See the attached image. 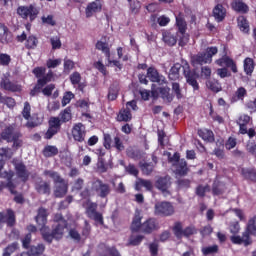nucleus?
I'll list each match as a JSON object with an SVG mask.
<instances>
[{
  "label": "nucleus",
  "mask_w": 256,
  "mask_h": 256,
  "mask_svg": "<svg viewBox=\"0 0 256 256\" xmlns=\"http://www.w3.org/2000/svg\"><path fill=\"white\" fill-rule=\"evenodd\" d=\"M54 221L55 223H57V225L53 229L52 233L45 232V229L41 230L42 237L44 240L47 241V243H53V239H56L57 241H59V239H62L63 232L67 227V221H65V219H63V215L59 213L55 214Z\"/></svg>",
  "instance_id": "obj_1"
},
{
  "label": "nucleus",
  "mask_w": 256,
  "mask_h": 256,
  "mask_svg": "<svg viewBox=\"0 0 256 256\" xmlns=\"http://www.w3.org/2000/svg\"><path fill=\"white\" fill-rule=\"evenodd\" d=\"M250 235H256V216L249 219L246 231L243 232L242 236H231V241L235 245H245V247L251 245L253 241Z\"/></svg>",
  "instance_id": "obj_2"
},
{
  "label": "nucleus",
  "mask_w": 256,
  "mask_h": 256,
  "mask_svg": "<svg viewBox=\"0 0 256 256\" xmlns=\"http://www.w3.org/2000/svg\"><path fill=\"white\" fill-rule=\"evenodd\" d=\"M1 139L7 141L8 143H13V147L19 148L23 145L21 141V133L13 125L6 127L1 133Z\"/></svg>",
  "instance_id": "obj_3"
},
{
  "label": "nucleus",
  "mask_w": 256,
  "mask_h": 256,
  "mask_svg": "<svg viewBox=\"0 0 256 256\" xmlns=\"http://www.w3.org/2000/svg\"><path fill=\"white\" fill-rule=\"evenodd\" d=\"M91 191L98 197H101V199H105V197L111 194V186L101 179H95L92 182Z\"/></svg>",
  "instance_id": "obj_4"
},
{
  "label": "nucleus",
  "mask_w": 256,
  "mask_h": 256,
  "mask_svg": "<svg viewBox=\"0 0 256 256\" xmlns=\"http://www.w3.org/2000/svg\"><path fill=\"white\" fill-rule=\"evenodd\" d=\"M15 173L13 171H4L3 173H0V177L2 179H6L7 183L0 182V191H3V189H8L12 195H17V184L13 182V177Z\"/></svg>",
  "instance_id": "obj_5"
},
{
  "label": "nucleus",
  "mask_w": 256,
  "mask_h": 256,
  "mask_svg": "<svg viewBox=\"0 0 256 256\" xmlns=\"http://www.w3.org/2000/svg\"><path fill=\"white\" fill-rule=\"evenodd\" d=\"M154 213L160 217H171L175 213V207L171 202H157L154 206Z\"/></svg>",
  "instance_id": "obj_6"
},
{
  "label": "nucleus",
  "mask_w": 256,
  "mask_h": 256,
  "mask_svg": "<svg viewBox=\"0 0 256 256\" xmlns=\"http://www.w3.org/2000/svg\"><path fill=\"white\" fill-rule=\"evenodd\" d=\"M179 157V153H175L173 157L170 158V163H172L175 168L176 175L183 177L189 173V168L187 167V161H185V159H179Z\"/></svg>",
  "instance_id": "obj_7"
},
{
  "label": "nucleus",
  "mask_w": 256,
  "mask_h": 256,
  "mask_svg": "<svg viewBox=\"0 0 256 256\" xmlns=\"http://www.w3.org/2000/svg\"><path fill=\"white\" fill-rule=\"evenodd\" d=\"M182 67H183L184 77L186 78L188 85H191L194 91H199V83L197 82V78L199 77V75H197V72L191 71V68L188 62H183Z\"/></svg>",
  "instance_id": "obj_8"
},
{
  "label": "nucleus",
  "mask_w": 256,
  "mask_h": 256,
  "mask_svg": "<svg viewBox=\"0 0 256 256\" xmlns=\"http://www.w3.org/2000/svg\"><path fill=\"white\" fill-rule=\"evenodd\" d=\"M17 14L22 19H29L30 21H34V19H37V15H39V10H37V7H35L33 4H30L28 6L18 7Z\"/></svg>",
  "instance_id": "obj_9"
},
{
  "label": "nucleus",
  "mask_w": 256,
  "mask_h": 256,
  "mask_svg": "<svg viewBox=\"0 0 256 256\" xmlns=\"http://www.w3.org/2000/svg\"><path fill=\"white\" fill-rule=\"evenodd\" d=\"M12 163L14 165V169L16 171L18 179H21V181H23L24 183L25 181H28L31 173L29 172V170H27V166H25L23 162L18 160H13Z\"/></svg>",
  "instance_id": "obj_10"
},
{
  "label": "nucleus",
  "mask_w": 256,
  "mask_h": 256,
  "mask_svg": "<svg viewBox=\"0 0 256 256\" xmlns=\"http://www.w3.org/2000/svg\"><path fill=\"white\" fill-rule=\"evenodd\" d=\"M173 231L178 239H182V237H191V235L197 233V230L193 226H188L183 230V225L181 223H176Z\"/></svg>",
  "instance_id": "obj_11"
},
{
  "label": "nucleus",
  "mask_w": 256,
  "mask_h": 256,
  "mask_svg": "<svg viewBox=\"0 0 256 256\" xmlns=\"http://www.w3.org/2000/svg\"><path fill=\"white\" fill-rule=\"evenodd\" d=\"M1 89H4L5 91H11L12 93H17V91H21V85L12 82L9 79V74H4L2 77V80L0 82Z\"/></svg>",
  "instance_id": "obj_12"
},
{
  "label": "nucleus",
  "mask_w": 256,
  "mask_h": 256,
  "mask_svg": "<svg viewBox=\"0 0 256 256\" xmlns=\"http://www.w3.org/2000/svg\"><path fill=\"white\" fill-rule=\"evenodd\" d=\"M86 214L89 219H93L95 223L99 225H103V215L97 212V204L96 203H89L88 207L86 208Z\"/></svg>",
  "instance_id": "obj_13"
},
{
  "label": "nucleus",
  "mask_w": 256,
  "mask_h": 256,
  "mask_svg": "<svg viewBox=\"0 0 256 256\" xmlns=\"http://www.w3.org/2000/svg\"><path fill=\"white\" fill-rule=\"evenodd\" d=\"M49 216V213L47 212V209L41 207L38 209V214L35 217L36 223L41 227L40 231L44 229V233H49V228L45 225H47V217Z\"/></svg>",
  "instance_id": "obj_14"
},
{
  "label": "nucleus",
  "mask_w": 256,
  "mask_h": 256,
  "mask_svg": "<svg viewBox=\"0 0 256 256\" xmlns=\"http://www.w3.org/2000/svg\"><path fill=\"white\" fill-rule=\"evenodd\" d=\"M86 135H87V131L85 130V125H83V123H77L73 126L72 136H73L74 141L83 143V141H85Z\"/></svg>",
  "instance_id": "obj_15"
},
{
  "label": "nucleus",
  "mask_w": 256,
  "mask_h": 256,
  "mask_svg": "<svg viewBox=\"0 0 256 256\" xmlns=\"http://www.w3.org/2000/svg\"><path fill=\"white\" fill-rule=\"evenodd\" d=\"M159 229V222L155 218H150L142 223L141 232L142 233H153V231H157Z\"/></svg>",
  "instance_id": "obj_16"
},
{
  "label": "nucleus",
  "mask_w": 256,
  "mask_h": 256,
  "mask_svg": "<svg viewBox=\"0 0 256 256\" xmlns=\"http://www.w3.org/2000/svg\"><path fill=\"white\" fill-rule=\"evenodd\" d=\"M147 77L150 79V81H152V83H159V85L167 83L165 76L159 74V71L153 67L147 69Z\"/></svg>",
  "instance_id": "obj_17"
},
{
  "label": "nucleus",
  "mask_w": 256,
  "mask_h": 256,
  "mask_svg": "<svg viewBox=\"0 0 256 256\" xmlns=\"http://www.w3.org/2000/svg\"><path fill=\"white\" fill-rule=\"evenodd\" d=\"M169 187H171V177L169 176L161 177L156 181V188L166 196L170 195Z\"/></svg>",
  "instance_id": "obj_18"
},
{
  "label": "nucleus",
  "mask_w": 256,
  "mask_h": 256,
  "mask_svg": "<svg viewBox=\"0 0 256 256\" xmlns=\"http://www.w3.org/2000/svg\"><path fill=\"white\" fill-rule=\"evenodd\" d=\"M216 65H219V67H228L231 69L232 73H237V64H235V61L229 58V56H224L216 60Z\"/></svg>",
  "instance_id": "obj_19"
},
{
  "label": "nucleus",
  "mask_w": 256,
  "mask_h": 256,
  "mask_svg": "<svg viewBox=\"0 0 256 256\" xmlns=\"http://www.w3.org/2000/svg\"><path fill=\"white\" fill-rule=\"evenodd\" d=\"M11 41H13V34L5 24L0 23V43L7 44L11 43Z\"/></svg>",
  "instance_id": "obj_20"
},
{
  "label": "nucleus",
  "mask_w": 256,
  "mask_h": 256,
  "mask_svg": "<svg viewBox=\"0 0 256 256\" xmlns=\"http://www.w3.org/2000/svg\"><path fill=\"white\" fill-rule=\"evenodd\" d=\"M191 63L195 67L197 65L211 64L205 55V52H198L191 57Z\"/></svg>",
  "instance_id": "obj_21"
},
{
  "label": "nucleus",
  "mask_w": 256,
  "mask_h": 256,
  "mask_svg": "<svg viewBox=\"0 0 256 256\" xmlns=\"http://www.w3.org/2000/svg\"><path fill=\"white\" fill-rule=\"evenodd\" d=\"M0 223H7L9 227H13L15 225V212L13 210H7V215L0 212Z\"/></svg>",
  "instance_id": "obj_22"
},
{
  "label": "nucleus",
  "mask_w": 256,
  "mask_h": 256,
  "mask_svg": "<svg viewBox=\"0 0 256 256\" xmlns=\"http://www.w3.org/2000/svg\"><path fill=\"white\" fill-rule=\"evenodd\" d=\"M69 189V184H67V181L60 182L59 184H55V190L54 195L55 197L61 198L65 197L67 195V191Z\"/></svg>",
  "instance_id": "obj_23"
},
{
  "label": "nucleus",
  "mask_w": 256,
  "mask_h": 256,
  "mask_svg": "<svg viewBox=\"0 0 256 256\" xmlns=\"http://www.w3.org/2000/svg\"><path fill=\"white\" fill-rule=\"evenodd\" d=\"M98 253L101 256H121L119 254V251H117L115 248L107 247L105 244H100L98 247Z\"/></svg>",
  "instance_id": "obj_24"
},
{
  "label": "nucleus",
  "mask_w": 256,
  "mask_h": 256,
  "mask_svg": "<svg viewBox=\"0 0 256 256\" xmlns=\"http://www.w3.org/2000/svg\"><path fill=\"white\" fill-rule=\"evenodd\" d=\"M227 15V10L223 5L217 4L213 9V16L218 23H221L223 19H225V16Z\"/></svg>",
  "instance_id": "obj_25"
},
{
  "label": "nucleus",
  "mask_w": 256,
  "mask_h": 256,
  "mask_svg": "<svg viewBox=\"0 0 256 256\" xmlns=\"http://www.w3.org/2000/svg\"><path fill=\"white\" fill-rule=\"evenodd\" d=\"M45 252V245L38 244L37 246H31L29 252H23L21 256H41Z\"/></svg>",
  "instance_id": "obj_26"
},
{
  "label": "nucleus",
  "mask_w": 256,
  "mask_h": 256,
  "mask_svg": "<svg viewBox=\"0 0 256 256\" xmlns=\"http://www.w3.org/2000/svg\"><path fill=\"white\" fill-rule=\"evenodd\" d=\"M103 7V4H101V1H94L87 5L86 8V17H91L93 13H99Z\"/></svg>",
  "instance_id": "obj_27"
},
{
  "label": "nucleus",
  "mask_w": 256,
  "mask_h": 256,
  "mask_svg": "<svg viewBox=\"0 0 256 256\" xmlns=\"http://www.w3.org/2000/svg\"><path fill=\"white\" fill-rule=\"evenodd\" d=\"M35 189L40 195H49V193H51V186L43 180H40L35 184Z\"/></svg>",
  "instance_id": "obj_28"
},
{
  "label": "nucleus",
  "mask_w": 256,
  "mask_h": 256,
  "mask_svg": "<svg viewBox=\"0 0 256 256\" xmlns=\"http://www.w3.org/2000/svg\"><path fill=\"white\" fill-rule=\"evenodd\" d=\"M231 5H232V9L234 11H237L238 13H248L249 12V6L241 0L233 1Z\"/></svg>",
  "instance_id": "obj_29"
},
{
  "label": "nucleus",
  "mask_w": 256,
  "mask_h": 256,
  "mask_svg": "<svg viewBox=\"0 0 256 256\" xmlns=\"http://www.w3.org/2000/svg\"><path fill=\"white\" fill-rule=\"evenodd\" d=\"M44 177H50L55 183V185L63 183L65 179L61 177V175L58 172H55L53 170H45L43 172Z\"/></svg>",
  "instance_id": "obj_30"
},
{
  "label": "nucleus",
  "mask_w": 256,
  "mask_h": 256,
  "mask_svg": "<svg viewBox=\"0 0 256 256\" xmlns=\"http://www.w3.org/2000/svg\"><path fill=\"white\" fill-rule=\"evenodd\" d=\"M185 62L186 61H182V64L176 63L171 67L168 75L171 81H177V79H179V71H181V67L183 68V63Z\"/></svg>",
  "instance_id": "obj_31"
},
{
  "label": "nucleus",
  "mask_w": 256,
  "mask_h": 256,
  "mask_svg": "<svg viewBox=\"0 0 256 256\" xmlns=\"http://www.w3.org/2000/svg\"><path fill=\"white\" fill-rule=\"evenodd\" d=\"M96 49L98 51H102V53H104V55L108 61H109V59H111V50H110L109 44L107 42H103L101 40L98 41L96 43Z\"/></svg>",
  "instance_id": "obj_32"
},
{
  "label": "nucleus",
  "mask_w": 256,
  "mask_h": 256,
  "mask_svg": "<svg viewBox=\"0 0 256 256\" xmlns=\"http://www.w3.org/2000/svg\"><path fill=\"white\" fill-rule=\"evenodd\" d=\"M163 41L166 43V45H169V47H173V45L177 44V36L169 31L163 32Z\"/></svg>",
  "instance_id": "obj_33"
},
{
  "label": "nucleus",
  "mask_w": 256,
  "mask_h": 256,
  "mask_svg": "<svg viewBox=\"0 0 256 256\" xmlns=\"http://www.w3.org/2000/svg\"><path fill=\"white\" fill-rule=\"evenodd\" d=\"M198 135L204 141H208L209 143H213V141H215V136L213 134V131L211 130H208V129L198 130Z\"/></svg>",
  "instance_id": "obj_34"
},
{
  "label": "nucleus",
  "mask_w": 256,
  "mask_h": 256,
  "mask_svg": "<svg viewBox=\"0 0 256 256\" xmlns=\"http://www.w3.org/2000/svg\"><path fill=\"white\" fill-rule=\"evenodd\" d=\"M142 219L143 217L141 216V213L136 212L131 225L132 231H141V227L143 225L141 224Z\"/></svg>",
  "instance_id": "obj_35"
},
{
  "label": "nucleus",
  "mask_w": 256,
  "mask_h": 256,
  "mask_svg": "<svg viewBox=\"0 0 256 256\" xmlns=\"http://www.w3.org/2000/svg\"><path fill=\"white\" fill-rule=\"evenodd\" d=\"M118 95H119V84L113 83L108 90L109 101H115Z\"/></svg>",
  "instance_id": "obj_36"
},
{
  "label": "nucleus",
  "mask_w": 256,
  "mask_h": 256,
  "mask_svg": "<svg viewBox=\"0 0 256 256\" xmlns=\"http://www.w3.org/2000/svg\"><path fill=\"white\" fill-rule=\"evenodd\" d=\"M211 192V186H209L208 184H199L196 187L195 193L198 197H205L206 193H210Z\"/></svg>",
  "instance_id": "obj_37"
},
{
  "label": "nucleus",
  "mask_w": 256,
  "mask_h": 256,
  "mask_svg": "<svg viewBox=\"0 0 256 256\" xmlns=\"http://www.w3.org/2000/svg\"><path fill=\"white\" fill-rule=\"evenodd\" d=\"M141 187H145L147 191H151L153 189V182H151V180L138 179V181L136 182L137 191H139Z\"/></svg>",
  "instance_id": "obj_38"
},
{
  "label": "nucleus",
  "mask_w": 256,
  "mask_h": 256,
  "mask_svg": "<svg viewBox=\"0 0 256 256\" xmlns=\"http://www.w3.org/2000/svg\"><path fill=\"white\" fill-rule=\"evenodd\" d=\"M219 53V49L216 46H211L206 48L204 51V55H206V59H208V62L213 63V57Z\"/></svg>",
  "instance_id": "obj_39"
},
{
  "label": "nucleus",
  "mask_w": 256,
  "mask_h": 256,
  "mask_svg": "<svg viewBox=\"0 0 256 256\" xmlns=\"http://www.w3.org/2000/svg\"><path fill=\"white\" fill-rule=\"evenodd\" d=\"M130 2L129 4V9H130V13L132 15H139V12L141 11V2H139L138 0H131L128 1Z\"/></svg>",
  "instance_id": "obj_40"
},
{
  "label": "nucleus",
  "mask_w": 256,
  "mask_h": 256,
  "mask_svg": "<svg viewBox=\"0 0 256 256\" xmlns=\"http://www.w3.org/2000/svg\"><path fill=\"white\" fill-rule=\"evenodd\" d=\"M118 121H131L132 119V115H131V110L129 108L123 109L119 112L118 117H117Z\"/></svg>",
  "instance_id": "obj_41"
},
{
  "label": "nucleus",
  "mask_w": 256,
  "mask_h": 256,
  "mask_svg": "<svg viewBox=\"0 0 256 256\" xmlns=\"http://www.w3.org/2000/svg\"><path fill=\"white\" fill-rule=\"evenodd\" d=\"M254 69H255V64L253 62V59L246 58L244 60V71H245L246 75H251V73H253Z\"/></svg>",
  "instance_id": "obj_42"
},
{
  "label": "nucleus",
  "mask_w": 256,
  "mask_h": 256,
  "mask_svg": "<svg viewBox=\"0 0 256 256\" xmlns=\"http://www.w3.org/2000/svg\"><path fill=\"white\" fill-rule=\"evenodd\" d=\"M247 96V90L244 87H240L235 91L234 96L232 97L233 101H243Z\"/></svg>",
  "instance_id": "obj_43"
},
{
  "label": "nucleus",
  "mask_w": 256,
  "mask_h": 256,
  "mask_svg": "<svg viewBox=\"0 0 256 256\" xmlns=\"http://www.w3.org/2000/svg\"><path fill=\"white\" fill-rule=\"evenodd\" d=\"M43 123V118H38L33 116L28 122L26 123V127L28 129H35V127H39Z\"/></svg>",
  "instance_id": "obj_44"
},
{
  "label": "nucleus",
  "mask_w": 256,
  "mask_h": 256,
  "mask_svg": "<svg viewBox=\"0 0 256 256\" xmlns=\"http://www.w3.org/2000/svg\"><path fill=\"white\" fill-rule=\"evenodd\" d=\"M59 153L56 146H46L43 150L44 157H55Z\"/></svg>",
  "instance_id": "obj_45"
},
{
  "label": "nucleus",
  "mask_w": 256,
  "mask_h": 256,
  "mask_svg": "<svg viewBox=\"0 0 256 256\" xmlns=\"http://www.w3.org/2000/svg\"><path fill=\"white\" fill-rule=\"evenodd\" d=\"M238 27L243 33H249V23L245 17L240 16L238 18Z\"/></svg>",
  "instance_id": "obj_46"
},
{
  "label": "nucleus",
  "mask_w": 256,
  "mask_h": 256,
  "mask_svg": "<svg viewBox=\"0 0 256 256\" xmlns=\"http://www.w3.org/2000/svg\"><path fill=\"white\" fill-rule=\"evenodd\" d=\"M19 249V243L14 242L10 245H8L3 252V256H11L13 253H15Z\"/></svg>",
  "instance_id": "obj_47"
},
{
  "label": "nucleus",
  "mask_w": 256,
  "mask_h": 256,
  "mask_svg": "<svg viewBox=\"0 0 256 256\" xmlns=\"http://www.w3.org/2000/svg\"><path fill=\"white\" fill-rule=\"evenodd\" d=\"M208 89L213 91L214 93H219L221 91V84L217 80H209L206 82Z\"/></svg>",
  "instance_id": "obj_48"
},
{
  "label": "nucleus",
  "mask_w": 256,
  "mask_h": 256,
  "mask_svg": "<svg viewBox=\"0 0 256 256\" xmlns=\"http://www.w3.org/2000/svg\"><path fill=\"white\" fill-rule=\"evenodd\" d=\"M242 175L245 179H249L250 181H256V170L255 169H242Z\"/></svg>",
  "instance_id": "obj_49"
},
{
  "label": "nucleus",
  "mask_w": 256,
  "mask_h": 256,
  "mask_svg": "<svg viewBox=\"0 0 256 256\" xmlns=\"http://www.w3.org/2000/svg\"><path fill=\"white\" fill-rule=\"evenodd\" d=\"M38 44H39V40H37V37L29 36L26 39L25 47L26 49H35Z\"/></svg>",
  "instance_id": "obj_50"
},
{
  "label": "nucleus",
  "mask_w": 256,
  "mask_h": 256,
  "mask_svg": "<svg viewBox=\"0 0 256 256\" xmlns=\"http://www.w3.org/2000/svg\"><path fill=\"white\" fill-rule=\"evenodd\" d=\"M176 25L179 33L185 35V31H187V22H185L183 18L176 17Z\"/></svg>",
  "instance_id": "obj_51"
},
{
  "label": "nucleus",
  "mask_w": 256,
  "mask_h": 256,
  "mask_svg": "<svg viewBox=\"0 0 256 256\" xmlns=\"http://www.w3.org/2000/svg\"><path fill=\"white\" fill-rule=\"evenodd\" d=\"M225 191V186L221 182H214L212 187L213 195H223Z\"/></svg>",
  "instance_id": "obj_52"
},
{
  "label": "nucleus",
  "mask_w": 256,
  "mask_h": 256,
  "mask_svg": "<svg viewBox=\"0 0 256 256\" xmlns=\"http://www.w3.org/2000/svg\"><path fill=\"white\" fill-rule=\"evenodd\" d=\"M219 246L218 245H212L202 248L203 255H215V253H218Z\"/></svg>",
  "instance_id": "obj_53"
},
{
  "label": "nucleus",
  "mask_w": 256,
  "mask_h": 256,
  "mask_svg": "<svg viewBox=\"0 0 256 256\" xmlns=\"http://www.w3.org/2000/svg\"><path fill=\"white\" fill-rule=\"evenodd\" d=\"M170 89L168 87H163L159 89L160 95L162 99H165L168 101V103H171L173 101V96L169 94Z\"/></svg>",
  "instance_id": "obj_54"
},
{
  "label": "nucleus",
  "mask_w": 256,
  "mask_h": 256,
  "mask_svg": "<svg viewBox=\"0 0 256 256\" xmlns=\"http://www.w3.org/2000/svg\"><path fill=\"white\" fill-rule=\"evenodd\" d=\"M49 127L51 129H56V131H59V129H61V119L57 117L50 118Z\"/></svg>",
  "instance_id": "obj_55"
},
{
  "label": "nucleus",
  "mask_w": 256,
  "mask_h": 256,
  "mask_svg": "<svg viewBox=\"0 0 256 256\" xmlns=\"http://www.w3.org/2000/svg\"><path fill=\"white\" fill-rule=\"evenodd\" d=\"M143 238V235H132L129 238V245H133L134 247L140 245Z\"/></svg>",
  "instance_id": "obj_56"
},
{
  "label": "nucleus",
  "mask_w": 256,
  "mask_h": 256,
  "mask_svg": "<svg viewBox=\"0 0 256 256\" xmlns=\"http://www.w3.org/2000/svg\"><path fill=\"white\" fill-rule=\"evenodd\" d=\"M108 166L105 164V159L99 158L97 162L98 173H107Z\"/></svg>",
  "instance_id": "obj_57"
},
{
  "label": "nucleus",
  "mask_w": 256,
  "mask_h": 256,
  "mask_svg": "<svg viewBox=\"0 0 256 256\" xmlns=\"http://www.w3.org/2000/svg\"><path fill=\"white\" fill-rule=\"evenodd\" d=\"M61 121L63 123H67V121H71V108H65L63 112L60 113Z\"/></svg>",
  "instance_id": "obj_58"
},
{
  "label": "nucleus",
  "mask_w": 256,
  "mask_h": 256,
  "mask_svg": "<svg viewBox=\"0 0 256 256\" xmlns=\"http://www.w3.org/2000/svg\"><path fill=\"white\" fill-rule=\"evenodd\" d=\"M39 83L42 85H47V83L53 81V71L49 70L48 73L43 78L38 79Z\"/></svg>",
  "instance_id": "obj_59"
},
{
  "label": "nucleus",
  "mask_w": 256,
  "mask_h": 256,
  "mask_svg": "<svg viewBox=\"0 0 256 256\" xmlns=\"http://www.w3.org/2000/svg\"><path fill=\"white\" fill-rule=\"evenodd\" d=\"M9 63H11V56L9 54L1 53L0 65H2V67H8Z\"/></svg>",
  "instance_id": "obj_60"
},
{
  "label": "nucleus",
  "mask_w": 256,
  "mask_h": 256,
  "mask_svg": "<svg viewBox=\"0 0 256 256\" xmlns=\"http://www.w3.org/2000/svg\"><path fill=\"white\" fill-rule=\"evenodd\" d=\"M70 81L74 87H77L81 83V74L79 72H74L70 75Z\"/></svg>",
  "instance_id": "obj_61"
},
{
  "label": "nucleus",
  "mask_w": 256,
  "mask_h": 256,
  "mask_svg": "<svg viewBox=\"0 0 256 256\" xmlns=\"http://www.w3.org/2000/svg\"><path fill=\"white\" fill-rule=\"evenodd\" d=\"M113 147H115L117 151H125V145H123V141H121V138H119V136L114 137Z\"/></svg>",
  "instance_id": "obj_62"
},
{
  "label": "nucleus",
  "mask_w": 256,
  "mask_h": 256,
  "mask_svg": "<svg viewBox=\"0 0 256 256\" xmlns=\"http://www.w3.org/2000/svg\"><path fill=\"white\" fill-rule=\"evenodd\" d=\"M141 169L144 175H151V173H153L154 166L149 163H144L141 165Z\"/></svg>",
  "instance_id": "obj_63"
},
{
  "label": "nucleus",
  "mask_w": 256,
  "mask_h": 256,
  "mask_svg": "<svg viewBox=\"0 0 256 256\" xmlns=\"http://www.w3.org/2000/svg\"><path fill=\"white\" fill-rule=\"evenodd\" d=\"M246 151L251 155H256V143L255 142H248L246 145Z\"/></svg>",
  "instance_id": "obj_64"
}]
</instances>
